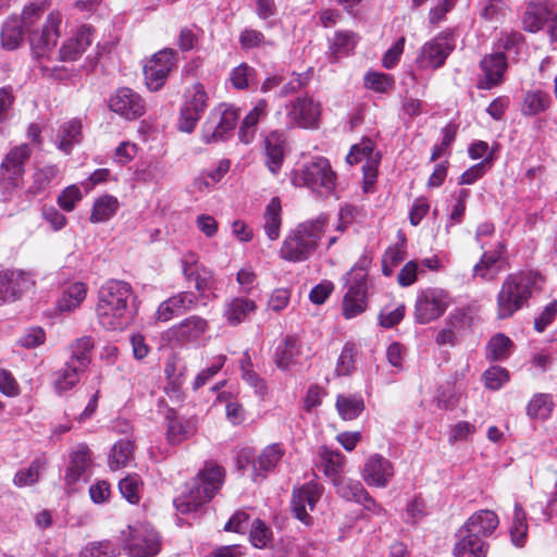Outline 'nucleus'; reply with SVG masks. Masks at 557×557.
Here are the masks:
<instances>
[{
    "instance_id": "obj_42",
    "label": "nucleus",
    "mask_w": 557,
    "mask_h": 557,
    "mask_svg": "<svg viewBox=\"0 0 557 557\" xmlns=\"http://www.w3.org/2000/svg\"><path fill=\"white\" fill-rule=\"evenodd\" d=\"M120 207L119 200L111 195H103L96 199L90 214V222L102 223L115 215Z\"/></svg>"
},
{
    "instance_id": "obj_47",
    "label": "nucleus",
    "mask_w": 557,
    "mask_h": 557,
    "mask_svg": "<svg viewBox=\"0 0 557 557\" xmlns=\"http://www.w3.org/2000/svg\"><path fill=\"white\" fill-rule=\"evenodd\" d=\"M528 535L527 513L519 503L515 504L512 523L510 527L511 542L517 547H523Z\"/></svg>"
},
{
    "instance_id": "obj_16",
    "label": "nucleus",
    "mask_w": 557,
    "mask_h": 557,
    "mask_svg": "<svg viewBox=\"0 0 557 557\" xmlns=\"http://www.w3.org/2000/svg\"><path fill=\"white\" fill-rule=\"evenodd\" d=\"M61 24V15L58 12H51L48 15L47 24L41 32H33L29 34V44L33 53L37 58H44L55 47L60 36L59 26Z\"/></svg>"
},
{
    "instance_id": "obj_17",
    "label": "nucleus",
    "mask_w": 557,
    "mask_h": 557,
    "mask_svg": "<svg viewBox=\"0 0 557 557\" xmlns=\"http://www.w3.org/2000/svg\"><path fill=\"white\" fill-rule=\"evenodd\" d=\"M110 109L126 120H136L145 113L144 99L131 88H120L109 100Z\"/></svg>"
},
{
    "instance_id": "obj_2",
    "label": "nucleus",
    "mask_w": 557,
    "mask_h": 557,
    "mask_svg": "<svg viewBox=\"0 0 557 557\" xmlns=\"http://www.w3.org/2000/svg\"><path fill=\"white\" fill-rule=\"evenodd\" d=\"M543 282V277L534 271L507 275L497 294V317L507 319L523 308L532 295L541 289Z\"/></svg>"
},
{
    "instance_id": "obj_50",
    "label": "nucleus",
    "mask_w": 557,
    "mask_h": 557,
    "mask_svg": "<svg viewBox=\"0 0 557 557\" xmlns=\"http://www.w3.org/2000/svg\"><path fill=\"white\" fill-rule=\"evenodd\" d=\"M46 465L45 459L38 457L34 459L27 468L21 469L14 476V484L18 487L29 486L38 482L40 472Z\"/></svg>"
},
{
    "instance_id": "obj_33",
    "label": "nucleus",
    "mask_w": 557,
    "mask_h": 557,
    "mask_svg": "<svg viewBox=\"0 0 557 557\" xmlns=\"http://www.w3.org/2000/svg\"><path fill=\"white\" fill-rule=\"evenodd\" d=\"M268 114V102L260 99L256 102L255 107L245 116L239 127L238 136L242 143L250 144L256 135L259 122Z\"/></svg>"
},
{
    "instance_id": "obj_36",
    "label": "nucleus",
    "mask_w": 557,
    "mask_h": 557,
    "mask_svg": "<svg viewBox=\"0 0 557 557\" xmlns=\"http://www.w3.org/2000/svg\"><path fill=\"white\" fill-rule=\"evenodd\" d=\"M552 106V97L541 89L528 90L521 103V113L524 116H534L546 112Z\"/></svg>"
},
{
    "instance_id": "obj_51",
    "label": "nucleus",
    "mask_w": 557,
    "mask_h": 557,
    "mask_svg": "<svg viewBox=\"0 0 557 557\" xmlns=\"http://www.w3.org/2000/svg\"><path fill=\"white\" fill-rule=\"evenodd\" d=\"M119 490L129 504H138L141 498L143 481L138 474H128L119 482Z\"/></svg>"
},
{
    "instance_id": "obj_5",
    "label": "nucleus",
    "mask_w": 557,
    "mask_h": 557,
    "mask_svg": "<svg viewBox=\"0 0 557 557\" xmlns=\"http://www.w3.org/2000/svg\"><path fill=\"white\" fill-rule=\"evenodd\" d=\"M292 183L297 187H307L320 195H330L336 184V175L327 159L314 157L292 173Z\"/></svg>"
},
{
    "instance_id": "obj_29",
    "label": "nucleus",
    "mask_w": 557,
    "mask_h": 557,
    "mask_svg": "<svg viewBox=\"0 0 557 557\" xmlns=\"http://www.w3.org/2000/svg\"><path fill=\"white\" fill-rule=\"evenodd\" d=\"M499 524L497 515L492 510H479L474 512L465 523L463 532H472L479 536L491 535Z\"/></svg>"
},
{
    "instance_id": "obj_49",
    "label": "nucleus",
    "mask_w": 557,
    "mask_h": 557,
    "mask_svg": "<svg viewBox=\"0 0 557 557\" xmlns=\"http://www.w3.org/2000/svg\"><path fill=\"white\" fill-rule=\"evenodd\" d=\"M134 445L129 440H121L115 443L109 455V467L119 470L126 467L133 459Z\"/></svg>"
},
{
    "instance_id": "obj_46",
    "label": "nucleus",
    "mask_w": 557,
    "mask_h": 557,
    "mask_svg": "<svg viewBox=\"0 0 557 557\" xmlns=\"http://www.w3.org/2000/svg\"><path fill=\"white\" fill-rule=\"evenodd\" d=\"M196 431L193 420L173 418L169 420L166 438L171 444H178L191 436Z\"/></svg>"
},
{
    "instance_id": "obj_10",
    "label": "nucleus",
    "mask_w": 557,
    "mask_h": 557,
    "mask_svg": "<svg viewBox=\"0 0 557 557\" xmlns=\"http://www.w3.org/2000/svg\"><path fill=\"white\" fill-rule=\"evenodd\" d=\"M454 49L453 35L441 33L422 45L416 58V64L420 70H437L445 64Z\"/></svg>"
},
{
    "instance_id": "obj_6",
    "label": "nucleus",
    "mask_w": 557,
    "mask_h": 557,
    "mask_svg": "<svg viewBox=\"0 0 557 557\" xmlns=\"http://www.w3.org/2000/svg\"><path fill=\"white\" fill-rule=\"evenodd\" d=\"M123 548L129 557H156L161 550V539L149 524L138 522L121 532Z\"/></svg>"
},
{
    "instance_id": "obj_13",
    "label": "nucleus",
    "mask_w": 557,
    "mask_h": 557,
    "mask_svg": "<svg viewBox=\"0 0 557 557\" xmlns=\"http://www.w3.org/2000/svg\"><path fill=\"white\" fill-rule=\"evenodd\" d=\"M292 126L315 128L321 115V104L310 96H300L286 106Z\"/></svg>"
},
{
    "instance_id": "obj_58",
    "label": "nucleus",
    "mask_w": 557,
    "mask_h": 557,
    "mask_svg": "<svg viewBox=\"0 0 557 557\" xmlns=\"http://www.w3.org/2000/svg\"><path fill=\"white\" fill-rule=\"evenodd\" d=\"M357 348L351 343H346L342 349L336 364L337 375H348L355 369Z\"/></svg>"
},
{
    "instance_id": "obj_48",
    "label": "nucleus",
    "mask_w": 557,
    "mask_h": 557,
    "mask_svg": "<svg viewBox=\"0 0 557 557\" xmlns=\"http://www.w3.org/2000/svg\"><path fill=\"white\" fill-rule=\"evenodd\" d=\"M333 485L338 496L357 504L362 499L361 497L364 496L367 492L360 481L346 476L336 479Z\"/></svg>"
},
{
    "instance_id": "obj_32",
    "label": "nucleus",
    "mask_w": 557,
    "mask_h": 557,
    "mask_svg": "<svg viewBox=\"0 0 557 557\" xmlns=\"http://www.w3.org/2000/svg\"><path fill=\"white\" fill-rule=\"evenodd\" d=\"M284 144V134L277 131L271 132L264 138V148L267 156L265 164L273 174H276L281 170V166L283 164Z\"/></svg>"
},
{
    "instance_id": "obj_55",
    "label": "nucleus",
    "mask_w": 557,
    "mask_h": 557,
    "mask_svg": "<svg viewBox=\"0 0 557 557\" xmlns=\"http://www.w3.org/2000/svg\"><path fill=\"white\" fill-rule=\"evenodd\" d=\"M58 174L59 169L55 165H47L36 170L33 174V183L29 187L30 193L39 194L46 190Z\"/></svg>"
},
{
    "instance_id": "obj_34",
    "label": "nucleus",
    "mask_w": 557,
    "mask_h": 557,
    "mask_svg": "<svg viewBox=\"0 0 557 557\" xmlns=\"http://www.w3.org/2000/svg\"><path fill=\"white\" fill-rule=\"evenodd\" d=\"M87 297V286L83 282L66 285L57 301L60 312H72L81 307Z\"/></svg>"
},
{
    "instance_id": "obj_63",
    "label": "nucleus",
    "mask_w": 557,
    "mask_h": 557,
    "mask_svg": "<svg viewBox=\"0 0 557 557\" xmlns=\"http://www.w3.org/2000/svg\"><path fill=\"white\" fill-rule=\"evenodd\" d=\"M225 361L226 357L224 355H218L216 357H214L212 359L211 364L208 368L200 371L195 377V381L193 383L194 389H198L205 384H207V382L223 368Z\"/></svg>"
},
{
    "instance_id": "obj_31",
    "label": "nucleus",
    "mask_w": 557,
    "mask_h": 557,
    "mask_svg": "<svg viewBox=\"0 0 557 557\" xmlns=\"http://www.w3.org/2000/svg\"><path fill=\"white\" fill-rule=\"evenodd\" d=\"M257 309L253 300L246 297H234L225 302L224 318L230 325L243 323Z\"/></svg>"
},
{
    "instance_id": "obj_20",
    "label": "nucleus",
    "mask_w": 557,
    "mask_h": 557,
    "mask_svg": "<svg viewBox=\"0 0 557 557\" xmlns=\"http://www.w3.org/2000/svg\"><path fill=\"white\" fill-rule=\"evenodd\" d=\"M35 285L32 275L23 270H7L2 273V302L20 299Z\"/></svg>"
},
{
    "instance_id": "obj_9",
    "label": "nucleus",
    "mask_w": 557,
    "mask_h": 557,
    "mask_svg": "<svg viewBox=\"0 0 557 557\" xmlns=\"http://www.w3.org/2000/svg\"><path fill=\"white\" fill-rule=\"evenodd\" d=\"M178 52L172 48H164L156 52L144 66V76L150 91L160 90L165 84L170 73L177 66Z\"/></svg>"
},
{
    "instance_id": "obj_1",
    "label": "nucleus",
    "mask_w": 557,
    "mask_h": 557,
    "mask_svg": "<svg viewBox=\"0 0 557 557\" xmlns=\"http://www.w3.org/2000/svg\"><path fill=\"white\" fill-rule=\"evenodd\" d=\"M138 309V297L125 281L109 280L97 293L95 314L98 324L106 331L126 330L135 322Z\"/></svg>"
},
{
    "instance_id": "obj_22",
    "label": "nucleus",
    "mask_w": 557,
    "mask_h": 557,
    "mask_svg": "<svg viewBox=\"0 0 557 557\" xmlns=\"http://www.w3.org/2000/svg\"><path fill=\"white\" fill-rule=\"evenodd\" d=\"M505 250V244L498 242L493 249L484 251L480 261L473 267V275L485 281L494 280L503 271Z\"/></svg>"
},
{
    "instance_id": "obj_44",
    "label": "nucleus",
    "mask_w": 557,
    "mask_h": 557,
    "mask_svg": "<svg viewBox=\"0 0 557 557\" xmlns=\"http://www.w3.org/2000/svg\"><path fill=\"white\" fill-rule=\"evenodd\" d=\"M299 345L293 337H287L282 345H278L275 350V363L283 370H289L292 366L297 362L299 355Z\"/></svg>"
},
{
    "instance_id": "obj_40",
    "label": "nucleus",
    "mask_w": 557,
    "mask_h": 557,
    "mask_svg": "<svg viewBox=\"0 0 557 557\" xmlns=\"http://www.w3.org/2000/svg\"><path fill=\"white\" fill-rule=\"evenodd\" d=\"M338 416L345 421L357 419L364 410L363 397L359 394H339L335 403Z\"/></svg>"
},
{
    "instance_id": "obj_56",
    "label": "nucleus",
    "mask_w": 557,
    "mask_h": 557,
    "mask_svg": "<svg viewBox=\"0 0 557 557\" xmlns=\"http://www.w3.org/2000/svg\"><path fill=\"white\" fill-rule=\"evenodd\" d=\"M507 12L505 0H487L480 9V16L488 23H499Z\"/></svg>"
},
{
    "instance_id": "obj_24",
    "label": "nucleus",
    "mask_w": 557,
    "mask_h": 557,
    "mask_svg": "<svg viewBox=\"0 0 557 557\" xmlns=\"http://www.w3.org/2000/svg\"><path fill=\"white\" fill-rule=\"evenodd\" d=\"M285 455L281 443H273L265 446L253 461L252 480L255 482L265 479L269 472L273 471Z\"/></svg>"
},
{
    "instance_id": "obj_59",
    "label": "nucleus",
    "mask_w": 557,
    "mask_h": 557,
    "mask_svg": "<svg viewBox=\"0 0 557 557\" xmlns=\"http://www.w3.org/2000/svg\"><path fill=\"white\" fill-rule=\"evenodd\" d=\"M511 341L504 334L493 336L487 345V357L493 360L508 357Z\"/></svg>"
},
{
    "instance_id": "obj_14",
    "label": "nucleus",
    "mask_w": 557,
    "mask_h": 557,
    "mask_svg": "<svg viewBox=\"0 0 557 557\" xmlns=\"http://www.w3.org/2000/svg\"><path fill=\"white\" fill-rule=\"evenodd\" d=\"M208 95L201 84H195L186 96V101L181 109L178 127L181 131L190 133L196 127L207 108Z\"/></svg>"
},
{
    "instance_id": "obj_43",
    "label": "nucleus",
    "mask_w": 557,
    "mask_h": 557,
    "mask_svg": "<svg viewBox=\"0 0 557 557\" xmlns=\"http://www.w3.org/2000/svg\"><path fill=\"white\" fill-rule=\"evenodd\" d=\"M367 293L361 289H348L343 299V315L354 319L367 310Z\"/></svg>"
},
{
    "instance_id": "obj_8",
    "label": "nucleus",
    "mask_w": 557,
    "mask_h": 557,
    "mask_svg": "<svg viewBox=\"0 0 557 557\" xmlns=\"http://www.w3.org/2000/svg\"><path fill=\"white\" fill-rule=\"evenodd\" d=\"M49 0H35L23 10L22 17L10 18L2 28V48L15 49L23 40V28L28 29L48 8Z\"/></svg>"
},
{
    "instance_id": "obj_18",
    "label": "nucleus",
    "mask_w": 557,
    "mask_h": 557,
    "mask_svg": "<svg viewBox=\"0 0 557 557\" xmlns=\"http://www.w3.org/2000/svg\"><path fill=\"white\" fill-rule=\"evenodd\" d=\"M361 476L369 486L383 488L394 476V467L387 458L373 454L366 460Z\"/></svg>"
},
{
    "instance_id": "obj_62",
    "label": "nucleus",
    "mask_w": 557,
    "mask_h": 557,
    "mask_svg": "<svg viewBox=\"0 0 557 557\" xmlns=\"http://www.w3.org/2000/svg\"><path fill=\"white\" fill-rule=\"evenodd\" d=\"M524 42V37L519 32H502L497 41V48L518 54Z\"/></svg>"
},
{
    "instance_id": "obj_60",
    "label": "nucleus",
    "mask_w": 557,
    "mask_h": 557,
    "mask_svg": "<svg viewBox=\"0 0 557 557\" xmlns=\"http://www.w3.org/2000/svg\"><path fill=\"white\" fill-rule=\"evenodd\" d=\"M249 539L255 547L264 548L272 540V531L263 521L257 519L251 524Z\"/></svg>"
},
{
    "instance_id": "obj_4",
    "label": "nucleus",
    "mask_w": 557,
    "mask_h": 557,
    "mask_svg": "<svg viewBox=\"0 0 557 557\" xmlns=\"http://www.w3.org/2000/svg\"><path fill=\"white\" fill-rule=\"evenodd\" d=\"M224 476L225 471L221 466L206 462L188 485V493L174 500L176 509L182 513L196 511L214 497L224 482Z\"/></svg>"
},
{
    "instance_id": "obj_52",
    "label": "nucleus",
    "mask_w": 557,
    "mask_h": 557,
    "mask_svg": "<svg viewBox=\"0 0 557 557\" xmlns=\"http://www.w3.org/2000/svg\"><path fill=\"white\" fill-rule=\"evenodd\" d=\"M358 36L351 30L336 32L331 44L332 53L338 58L348 54L356 46Z\"/></svg>"
},
{
    "instance_id": "obj_7",
    "label": "nucleus",
    "mask_w": 557,
    "mask_h": 557,
    "mask_svg": "<svg viewBox=\"0 0 557 557\" xmlns=\"http://www.w3.org/2000/svg\"><path fill=\"white\" fill-rule=\"evenodd\" d=\"M450 305L449 294L436 287L421 290L414 304V321L419 324L431 323L441 318Z\"/></svg>"
},
{
    "instance_id": "obj_61",
    "label": "nucleus",
    "mask_w": 557,
    "mask_h": 557,
    "mask_svg": "<svg viewBox=\"0 0 557 557\" xmlns=\"http://www.w3.org/2000/svg\"><path fill=\"white\" fill-rule=\"evenodd\" d=\"M483 379L486 388L497 391L509 380V373L506 369L494 366L483 373Z\"/></svg>"
},
{
    "instance_id": "obj_45",
    "label": "nucleus",
    "mask_w": 557,
    "mask_h": 557,
    "mask_svg": "<svg viewBox=\"0 0 557 557\" xmlns=\"http://www.w3.org/2000/svg\"><path fill=\"white\" fill-rule=\"evenodd\" d=\"M554 406L550 394L539 393L530 399L527 406V414L531 419L546 420L550 417Z\"/></svg>"
},
{
    "instance_id": "obj_38",
    "label": "nucleus",
    "mask_w": 557,
    "mask_h": 557,
    "mask_svg": "<svg viewBox=\"0 0 557 557\" xmlns=\"http://www.w3.org/2000/svg\"><path fill=\"white\" fill-rule=\"evenodd\" d=\"M94 345L91 336H83L75 339L70 345L71 356L66 362L85 372L91 361Z\"/></svg>"
},
{
    "instance_id": "obj_54",
    "label": "nucleus",
    "mask_w": 557,
    "mask_h": 557,
    "mask_svg": "<svg viewBox=\"0 0 557 557\" xmlns=\"http://www.w3.org/2000/svg\"><path fill=\"white\" fill-rule=\"evenodd\" d=\"M256 77L257 73L253 67L247 63H240L231 72L230 82L236 89H247L256 82Z\"/></svg>"
},
{
    "instance_id": "obj_11",
    "label": "nucleus",
    "mask_w": 557,
    "mask_h": 557,
    "mask_svg": "<svg viewBox=\"0 0 557 557\" xmlns=\"http://www.w3.org/2000/svg\"><path fill=\"white\" fill-rule=\"evenodd\" d=\"M239 112L234 107L221 106L219 111L211 112L205 124L203 140L207 144L224 140L235 128Z\"/></svg>"
},
{
    "instance_id": "obj_35",
    "label": "nucleus",
    "mask_w": 557,
    "mask_h": 557,
    "mask_svg": "<svg viewBox=\"0 0 557 557\" xmlns=\"http://www.w3.org/2000/svg\"><path fill=\"white\" fill-rule=\"evenodd\" d=\"M466 534L455 544V557H486L488 545L476 534L465 532Z\"/></svg>"
},
{
    "instance_id": "obj_30",
    "label": "nucleus",
    "mask_w": 557,
    "mask_h": 557,
    "mask_svg": "<svg viewBox=\"0 0 557 557\" xmlns=\"http://www.w3.org/2000/svg\"><path fill=\"white\" fill-rule=\"evenodd\" d=\"M319 467L332 483L341 479L346 465V457L338 450L323 446L319 449Z\"/></svg>"
},
{
    "instance_id": "obj_57",
    "label": "nucleus",
    "mask_w": 557,
    "mask_h": 557,
    "mask_svg": "<svg viewBox=\"0 0 557 557\" xmlns=\"http://www.w3.org/2000/svg\"><path fill=\"white\" fill-rule=\"evenodd\" d=\"M395 85L393 76L386 73L369 72L364 76V86L376 92H387Z\"/></svg>"
},
{
    "instance_id": "obj_15",
    "label": "nucleus",
    "mask_w": 557,
    "mask_h": 557,
    "mask_svg": "<svg viewBox=\"0 0 557 557\" xmlns=\"http://www.w3.org/2000/svg\"><path fill=\"white\" fill-rule=\"evenodd\" d=\"M322 492V485L314 482H309L294 490L292 509L298 520L307 525L311 523L312 519L308 511L314 509L315 504L321 498Z\"/></svg>"
},
{
    "instance_id": "obj_27",
    "label": "nucleus",
    "mask_w": 557,
    "mask_h": 557,
    "mask_svg": "<svg viewBox=\"0 0 557 557\" xmlns=\"http://www.w3.org/2000/svg\"><path fill=\"white\" fill-rule=\"evenodd\" d=\"M83 125L79 119H71L63 122L55 135V145L59 150L65 154H70L73 147L78 145L83 139Z\"/></svg>"
},
{
    "instance_id": "obj_39",
    "label": "nucleus",
    "mask_w": 557,
    "mask_h": 557,
    "mask_svg": "<svg viewBox=\"0 0 557 557\" xmlns=\"http://www.w3.org/2000/svg\"><path fill=\"white\" fill-rule=\"evenodd\" d=\"M282 207L277 197H274L265 207L263 213V231L267 237L274 242L281 236Z\"/></svg>"
},
{
    "instance_id": "obj_28",
    "label": "nucleus",
    "mask_w": 557,
    "mask_h": 557,
    "mask_svg": "<svg viewBox=\"0 0 557 557\" xmlns=\"http://www.w3.org/2000/svg\"><path fill=\"white\" fill-rule=\"evenodd\" d=\"M207 330V320L198 315H191L174 325L170 331L176 341L186 343L198 341Z\"/></svg>"
},
{
    "instance_id": "obj_41",
    "label": "nucleus",
    "mask_w": 557,
    "mask_h": 557,
    "mask_svg": "<svg viewBox=\"0 0 557 557\" xmlns=\"http://www.w3.org/2000/svg\"><path fill=\"white\" fill-rule=\"evenodd\" d=\"M90 466V454L86 445H78L71 455L65 480L69 484L77 482Z\"/></svg>"
},
{
    "instance_id": "obj_26",
    "label": "nucleus",
    "mask_w": 557,
    "mask_h": 557,
    "mask_svg": "<svg viewBox=\"0 0 557 557\" xmlns=\"http://www.w3.org/2000/svg\"><path fill=\"white\" fill-rule=\"evenodd\" d=\"M552 11L547 0L529 1L522 16L523 29L529 33H537L543 28Z\"/></svg>"
},
{
    "instance_id": "obj_12",
    "label": "nucleus",
    "mask_w": 557,
    "mask_h": 557,
    "mask_svg": "<svg viewBox=\"0 0 557 557\" xmlns=\"http://www.w3.org/2000/svg\"><path fill=\"white\" fill-rule=\"evenodd\" d=\"M32 150L28 145L21 144L12 148L2 161V189H15L21 186L24 164L29 159Z\"/></svg>"
},
{
    "instance_id": "obj_3",
    "label": "nucleus",
    "mask_w": 557,
    "mask_h": 557,
    "mask_svg": "<svg viewBox=\"0 0 557 557\" xmlns=\"http://www.w3.org/2000/svg\"><path fill=\"white\" fill-rule=\"evenodd\" d=\"M325 230L326 218L323 215L299 223L283 240L280 257L294 263L308 260L317 251Z\"/></svg>"
},
{
    "instance_id": "obj_25",
    "label": "nucleus",
    "mask_w": 557,
    "mask_h": 557,
    "mask_svg": "<svg viewBox=\"0 0 557 557\" xmlns=\"http://www.w3.org/2000/svg\"><path fill=\"white\" fill-rule=\"evenodd\" d=\"M92 41V28L90 26H82L75 35L65 40L60 48L59 59L63 62L77 60L90 46Z\"/></svg>"
},
{
    "instance_id": "obj_21",
    "label": "nucleus",
    "mask_w": 557,
    "mask_h": 557,
    "mask_svg": "<svg viewBox=\"0 0 557 557\" xmlns=\"http://www.w3.org/2000/svg\"><path fill=\"white\" fill-rule=\"evenodd\" d=\"M196 302L197 297L194 293L181 292L171 296L158 306L154 319L159 322H168L193 309Z\"/></svg>"
},
{
    "instance_id": "obj_19",
    "label": "nucleus",
    "mask_w": 557,
    "mask_h": 557,
    "mask_svg": "<svg viewBox=\"0 0 557 557\" xmlns=\"http://www.w3.org/2000/svg\"><path fill=\"white\" fill-rule=\"evenodd\" d=\"M349 164L366 162L362 165L366 184H372L376 177V168L380 161L377 152H374L373 143L370 139H363L351 147L346 157Z\"/></svg>"
},
{
    "instance_id": "obj_53",
    "label": "nucleus",
    "mask_w": 557,
    "mask_h": 557,
    "mask_svg": "<svg viewBox=\"0 0 557 557\" xmlns=\"http://www.w3.org/2000/svg\"><path fill=\"white\" fill-rule=\"evenodd\" d=\"M368 264L369 260L362 258L347 273L348 289H361L367 293Z\"/></svg>"
},
{
    "instance_id": "obj_37",
    "label": "nucleus",
    "mask_w": 557,
    "mask_h": 557,
    "mask_svg": "<svg viewBox=\"0 0 557 557\" xmlns=\"http://www.w3.org/2000/svg\"><path fill=\"white\" fill-rule=\"evenodd\" d=\"M82 373H84V371L69 362H65L62 368L54 371L52 374V386L54 392L61 396L74 388L78 384Z\"/></svg>"
},
{
    "instance_id": "obj_64",
    "label": "nucleus",
    "mask_w": 557,
    "mask_h": 557,
    "mask_svg": "<svg viewBox=\"0 0 557 557\" xmlns=\"http://www.w3.org/2000/svg\"><path fill=\"white\" fill-rule=\"evenodd\" d=\"M79 557H115V550L110 542L103 541L87 545Z\"/></svg>"
},
{
    "instance_id": "obj_23",
    "label": "nucleus",
    "mask_w": 557,
    "mask_h": 557,
    "mask_svg": "<svg viewBox=\"0 0 557 557\" xmlns=\"http://www.w3.org/2000/svg\"><path fill=\"white\" fill-rule=\"evenodd\" d=\"M480 67L483 77L479 81L478 87L480 89H492L503 81L507 69L506 57L502 52L485 55L480 63Z\"/></svg>"
}]
</instances>
